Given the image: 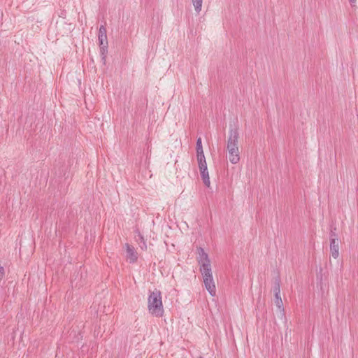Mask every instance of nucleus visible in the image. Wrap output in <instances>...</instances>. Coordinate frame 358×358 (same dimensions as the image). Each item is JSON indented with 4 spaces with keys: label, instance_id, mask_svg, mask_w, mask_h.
<instances>
[{
    "label": "nucleus",
    "instance_id": "nucleus-1",
    "mask_svg": "<svg viewBox=\"0 0 358 358\" xmlns=\"http://www.w3.org/2000/svg\"><path fill=\"white\" fill-rule=\"evenodd\" d=\"M239 134L237 129L229 130L227 150L229 153V160L236 164L240 160V152L238 147Z\"/></svg>",
    "mask_w": 358,
    "mask_h": 358
},
{
    "label": "nucleus",
    "instance_id": "nucleus-2",
    "mask_svg": "<svg viewBox=\"0 0 358 358\" xmlns=\"http://www.w3.org/2000/svg\"><path fill=\"white\" fill-rule=\"evenodd\" d=\"M148 308L149 313L157 317H161L164 314V308L161 292L155 289L150 292L148 299Z\"/></svg>",
    "mask_w": 358,
    "mask_h": 358
},
{
    "label": "nucleus",
    "instance_id": "nucleus-3",
    "mask_svg": "<svg viewBox=\"0 0 358 358\" xmlns=\"http://www.w3.org/2000/svg\"><path fill=\"white\" fill-rule=\"evenodd\" d=\"M330 252L331 256L334 259H337L339 256V245L338 239L336 234L331 231L330 233Z\"/></svg>",
    "mask_w": 358,
    "mask_h": 358
},
{
    "label": "nucleus",
    "instance_id": "nucleus-4",
    "mask_svg": "<svg viewBox=\"0 0 358 358\" xmlns=\"http://www.w3.org/2000/svg\"><path fill=\"white\" fill-rule=\"evenodd\" d=\"M203 283L205 285V287L206 289L208 291L210 294L213 296H215L216 294V287L215 285L213 280V275L203 278Z\"/></svg>",
    "mask_w": 358,
    "mask_h": 358
},
{
    "label": "nucleus",
    "instance_id": "nucleus-5",
    "mask_svg": "<svg viewBox=\"0 0 358 358\" xmlns=\"http://www.w3.org/2000/svg\"><path fill=\"white\" fill-rule=\"evenodd\" d=\"M125 247L127 250V259L130 263H135L138 259V254L135 248L128 243L125 245Z\"/></svg>",
    "mask_w": 358,
    "mask_h": 358
},
{
    "label": "nucleus",
    "instance_id": "nucleus-6",
    "mask_svg": "<svg viewBox=\"0 0 358 358\" xmlns=\"http://www.w3.org/2000/svg\"><path fill=\"white\" fill-rule=\"evenodd\" d=\"M200 271L203 278L213 275L210 263L200 264Z\"/></svg>",
    "mask_w": 358,
    "mask_h": 358
},
{
    "label": "nucleus",
    "instance_id": "nucleus-7",
    "mask_svg": "<svg viewBox=\"0 0 358 358\" xmlns=\"http://www.w3.org/2000/svg\"><path fill=\"white\" fill-rule=\"evenodd\" d=\"M106 28L104 25H101L99 30V45L101 44H108L107 40V34H106Z\"/></svg>",
    "mask_w": 358,
    "mask_h": 358
},
{
    "label": "nucleus",
    "instance_id": "nucleus-8",
    "mask_svg": "<svg viewBox=\"0 0 358 358\" xmlns=\"http://www.w3.org/2000/svg\"><path fill=\"white\" fill-rule=\"evenodd\" d=\"M198 262L199 264L210 263L208 254L201 248H199Z\"/></svg>",
    "mask_w": 358,
    "mask_h": 358
},
{
    "label": "nucleus",
    "instance_id": "nucleus-9",
    "mask_svg": "<svg viewBox=\"0 0 358 358\" xmlns=\"http://www.w3.org/2000/svg\"><path fill=\"white\" fill-rule=\"evenodd\" d=\"M199 171H200L201 176V178H202V180H203L204 185L206 187H209L210 185V181L209 173H208L207 167L204 168V169H199Z\"/></svg>",
    "mask_w": 358,
    "mask_h": 358
},
{
    "label": "nucleus",
    "instance_id": "nucleus-10",
    "mask_svg": "<svg viewBox=\"0 0 358 358\" xmlns=\"http://www.w3.org/2000/svg\"><path fill=\"white\" fill-rule=\"evenodd\" d=\"M196 157H197V161H198V164H199V169H204V168H206L207 163L206 161L204 154L197 155Z\"/></svg>",
    "mask_w": 358,
    "mask_h": 358
},
{
    "label": "nucleus",
    "instance_id": "nucleus-11",
    "mask_svg": "<svg viewBox=\"0 0 358 358\" xmlns=\"http://www.w3.org/2000/svg\"><path fill=\"white\" fill-rule=\"evenodd\" d=\"M195 11L199 13L201 10L203 0H192Z\"/></svg>",
    "mask_w": 358,
    "mask_h": 358
},
{
    "label": "nucleus",
    "instance_id": "nucleus-12",
    "mask_svg": "<svg viewBox=\"0 0 358 358\" xmlns=\"http://www.w3.org/2000/svg\"><path fill=\"white\" fill-rule=\"evenodd\" d=\"M196 155L204 154L203 150V146H202L201 138H199L196 141Z\"/></svg>",
    "mask_w": 358,
    "mask_h": 358
},
{
    "label": "nucleus",
    "instance_id": "nucleus-13",
    "mask_svg": "<svg viewBox=\"0 0 358 358\" xmlns=\"http://www.w3.org/2000/svg\"><path fill=\"white\" fill-rule=\"evenodd\" d=\"M275 305L276 306L280 309V311H284V308H283V303H282V300L280 297V294H278V296H275Z\"/></svg>",
    "mask_w": 358,
    "mask_h": 358
},
{
    "label": "nucleus",
    "instance_id": "nucleus-14",
    "mask_svg": "<svg viewBox=\"0 0 358 358\" xmlns=\"http://www.w3.org/2000/svg\"><path fill=\"white\" fill-rule=\"evenodd\" d=\"M273 292L275 296H278V294H280V285L279 280H276L275 282Z\"/></svg>",
    "mask_w": 358,
    "mask_h": 358
},
{
    "label": "nucleus",
    "instance_id": "nucleus-15",
    "mask_svg": "<svg viewBox=\"0 0 358 358\" xmlns=\"http://www.w3.org/2000/svg\"><path fill=\"white\" fill-rule=\"evenodd\" d=\"M108 44H101L100 45V51L102 55V59L105 60L106 53L107 52Z\"/></svg>",
    "mask_w": 358,
    "mask_h": 358
},
{
    "label": "nucleus",
    "instance_id": "nucleus-16",
    "mask_svg": "<svg viewBox=\"0 0 358 358\" xmlns=\"http://www.w3.org/2000/svg\"><path fill=\"white\" fill-rule=\"evenodd\" d=\"M351 6H355L357 3V0H348Z\"/></svg>",
    "mask_w": 358,
    "mask_h": 358
},
{
    "label": "nucleus",
    "instance_id": "nucleus-17",
    "mask_svg": "<svg viewBox=\"0 0 358 358\" xmlns=\"http://www.w3.org/2000/svg\"><path fill=\"white\" fill-rule=\"evenodd\" d=\"M4 274V268L3 267H0V275H3Z\"/></svg>",
    "mask_w": 358,
    "mask_h": 358
},
{
    "label": "nucleus",
    "instance_id": "nucleus-18",
    "mask_svg": "<svg viewBox=\"0 0 358 358\" xmlns=\"http://www.w3.org/2000/svg\"><path fill=\"white\" fill-rule=\"evenodd\" d=\"M200 358H202V357H200Z\"/></svg>",
    "mask_w": 358,
    "mask_h": 358
}]
</instances>
